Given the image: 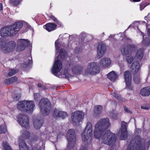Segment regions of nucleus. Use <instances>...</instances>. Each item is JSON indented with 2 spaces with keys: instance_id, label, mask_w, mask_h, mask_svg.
I'll return each instance as SVG.
<instances>
[{
  "instance_id": "1",
  "label": "nucleus",
  "mask_w": 150,
  "mask_h": 150,
  "mask_svg": "<svg viewBox=\"0 0 150 150\" xmlns=\"http://www.w3.org/2000/svg\"><path fill=\"white\" fill-rule=\"evenodd\" d=\"M110 125L108 118L100 119L95 125L94 136L105 144H110L115 139V135L109 130H106Z\"/></svg>"
},
{
  "instance_id": "2",
  "label": "nucleus",
  "mask_w": 150,
  "mask_h": 150,
  "mask_svg": "<svg viewBox=\"0 0 150 150\" xmlns=\"http://www.w3.org/2000/svg\"><path fill=\"white\" fill-rule=\"evenodd\" d=\"M21 21H17L13 25L10 26L3 27L1 29L0 34L2 37L11 36L16 34L23 26Z\"/></svg>"
},
{
  "instance_id": "3",
  "label": "nucleus",
  "mask_w": 150,
  "mask_h": 150,
  "mask_svg": "<svg viewBox=\"0 0 150 150\" xmlns=\"http://www.w3.org/2000/svg\"><path fill=\"white\" fill-rule=\"evenodd\" d=\"M58 59V57L56 56L54 62L51 69L52 74L59 78H69L70 76L67 70L64 71L63 74L62 73H59V74L58 73L62 68V64L61 62Z\"/></svg>"
},
{
  "instance_id": "4",
  "label": "nucleus",
  "mask_w": 150,
  "mask_h": 150,
  "mask_svg": "<svg viewBox=\"0 0 150 150\" xmlns=\"http://www.w3.org/2000/svg\"><path fill=\"white\" fill-rule=\"evenodd\" d=\"M35 107L34 101L33 100H23L19 102L17 105L18 108L20 110L32 113Z\"/></svg>"
},
{
  "instance_id": "5",
  "label": "nucleus",
  "mask_w": 150,
  "mask_h": 150,
  "mask_svg": "<svg viewBox=\"0 0 150 150\" xmlns=\"http://www.w3.org/2000/svg\"><path fill=\"white\" fill-rule=\"evenodd\" d=\"M92 125L90 123H88L84 132L81 135L83 144L86 146L90 143L92 139Z\"/></svg>"
},
{
  "instance_id": "6",
  "label": "nucleus",
  "mask_w": 150,
  "mask_h": 150,
  "mask_svg": "<svg viewBox=\"0 0 150 150\" xmlns=\"http://www.w3.org/2000/svg\"><path fill=\"white\" fill-rule=\"evenodd\" d=\"M0 46L1 48L4 53H9L13 51L15 49L16 43L13 41L8 42H6L5 39L0 38Z\"/></svg>"
},
{
  "instance_id": "7",
  "label": "nucleus",
  "mask_w": 150,
  "mask_h": 150,
  "mask_svg": "<svg viewBox=\"0 0 150 150\" xmlns=\"http://www.w3.org/2000/svg\"><path fill=\"white\" fill-rule=\"evenodd\" d=\"M39 106L41 113L43 115H46L49 114L51 106L48 99H42L39 103Z\"/></svg>"
},
{
  "instance_id": "8",
  "label": "nucleus",
  "mask_w": 150,
  "mask_h": 150,
  "mask_svg": "<svg viewBox=\"0 0 150 150\" xmlns=\"http://www.w3.org/2000/svg\"><path fill=\"white\" fill-rule=\"evenodd\" d=\"M68 141V145L65 150H69L74 147L76 142V136L74 130L72 129L69 130L66 134Z\"/></svg>"
},
{
  "instance_id": "9",
  "label": "nucleus",
  "mask_w": 150,
  "mask_h": 150,
  "mask_svg": "<svg viewBox=\"0 0 150 150\" xmlns=\"http://www.w3.org/2000/svg\"><path fill=\"white\" fill-rule=\"evenodd\" d=\"M134 142V140L128 141L129 144L127 150H145V146H144V144L142 143V140L140 137H138V140H136L134 144L132 145V143Z\"/></svg>"
},
{
  "instance_id": "10",
  "label": "nucleus",
  "mask_w": 150,
  "mask_h": 150,
  "mask_svg": "<svg viewBox=\"0 0 150 150\" xmlns=\"http://www.w3.org/2000/svg\"><path fill=\"white\" fill-rule=\"evenodd\" d=\"M100 72V69L97 63L95 62L89 63L87 66V69L85 71V74L88 75H96Z\"/></svg>"
},
{
  "instance_id": "11",
  "label": "nucleus",
  "mask_w": 150,
  "mask_h": 150,
  "mask_svg": "<svg viewBox=\"0 0 150 150\" xmlns=\"http://www.w3.org/2000/svg\"><path fill=\"white\" fill-rule=\"evenodd\" d=\"M84 113L82 111H77L72 113L71 118L73 124L78 125L83 119Z\"/></svg>"
},
{
  "instance_id": "12",
  "label": "nucleus",
  "mask_w": 150,
  "mask_h": 150,
  "mask_svg": "<svg viewBox=\"0 0 150 150\" xmlns=\"http://www.w3.org/2000/svg\"><path fill=\"white\" fill-rule=\"evenodd\" d=\"M132 49L129 48V46L124 48L122 50L121 52L122 54L126 57L127 60L129 64H131L133 61V57L131 56V50Z\"/></svg>"
},
{
  "instance_id": "13",
  "label": "nucleus",
  "mask_w": 150,
  "mask_h": 150,
  "mask_svg": "<svg viewBox=\"0 0 150 150\" xmlns=\"http://www.w3.org/2000/svg\"><path fill=\"white\" fill-rule=\"evenodd\" d=\"M18 121L21 126L25 128L29 127L28 117L23 114H20L18 116Z\"/></svg>"
},
{
  "instance_id": "14",
  "label": "nucleus",
  "mask_w": 150,
  "mask_h": 150,
  "mask_svg": "<svg viewBox=\"0 0 150 150\" xmlns=\"http://www.w3.org/2000/svg\"><path fill=\"white\" fill-rule=\"evenodd\" d=\"M29 41L26 39H20L18 40V49L20 51L25 50L30 45Z\"/></svg>"
},
{
  "instance_id": "15",
  "label": "nucleus",
  "mask_w": 150,
  "mask_h": 150,
  "mask_svg": "<svg viewBox=\"0 0 150 150\" xmlns=\"http://www.w3.org/2000/svg\"><path fill=\"white\" fill-rule=\"evenodd\" d=\"M127 125L126 122L124 121L122 122L121 123V134L120 136V139L121 140L125 139L127 137Z\"/></svg>"
},
{
  "instance_id": "16",
  "label": "nucleus",
  "mask_w": 150,
  "mask_h": 150,
  "mask_svg": "<svg viewBox=\"0 0 150 150\" xmlns=\"http://www.w3.org/2000/svg\"><path fill=\"white\" fill-rule=\"evenodd\" d=\"M124 76L127 87L132 89V88L130 86L131 81V76L129 72V71H125L124 72Z\"/></svg>"
},
{
  "instance_id": "17",
  "label": "nucleus",
  "mask_w": 150,
  "mask_h": 150,
  "mask_svg": "<svg viewBox=\"0 0 150 150\" xmlns=\"http://www.w3.org/2000/svg\"><path fill=\"white\" fill-rule=\"evenodd\" d=\"M111 63L110 59L108 58H103L100 61L99 64L100 66L103 68L109 67Z\"/></svg>"
},
{
  "instance_id": "18",
  "label": "nucleus",
  "mask_w": 150,
  "mask_h": 150,
  "mask_svg": "<svg viewBox=\"0 0 150 150\" xmlns=\"http://www.w3.org/2000/svg\"><path fill=\"white\" fill-rule=\"evenodd\" d=\"M54 117L57 118V117H62L64 119L67 116V113L64 111H59L57 109H55L53 113Z\"/></svg>"
},
{
  "instance_id": "19",
  "label": "nucleus",
  "mask_w": 150,
  "mask_h": 150,
  "mask_svg": "<svg viewBox=\"0 0 150 150\" xmlns=\"http://www.w3.org/2000/svg\"><path fill=\"white\" fill-rule=\"evenodd\" d=\"M105 50V45L102 43H99L97 48L98 55L99 58L102 57L104 55Z\"/></svg>"
},
{
  "instance_id": "20",
  "label": "nucleus",
  "mask_w": 150,
  "mask_h": 150,
  "mask_svg": "<svg viewBox=\"0 0 150 150\" xmlns=\"http://www.w3.org/2000/svg\"><path fill=\"white\" fill-rule=\"evenodd\" d=\"M140 69V64L138 62H134L130 67V71L133 74H136Z\"/></svg>"
},
{
  "instance_id": "21",
  "label": "nucleus",
  "mask_w": 150,
  "mask_h": 150,
  "mask_svg": "<svg viewBox=\"0 0 150 150\" xmlns=\"http://www.w3.org/2000/svg\"><path fill=\"white\" fill-rule=\"evenodd\" d=\"M57 26V25L54 23H49L45 25L44 28L48 31L50 32L55 30Z\"/></svg>"
},
{
  "instance_id": "22",
  "label": "nucleus",
  "mask_w": 150,
  "mask_h": 150,
  "mask_svg": "<svg viewBox=\"0 0 150 150\" xmlns=\"http://www.w3.org/2000/svg\"><path fill=\"white\" fill-rule=\"evenodd\" d=\"M140 93L143 96H149L150 94V86L146 87L141 89Z\"/></svg>"
},
{
  "instance_id": "23",
  "label": "nucleus",
  "mask_w": 150,
  "mask_h": 150,
  "mask_svg": "<svg viewBox=\"0 0 150 150\" xmlns=\"http://www.w3.org/2000/svg\"><path fill=\"white\" fill-rule=\"evenodd\" d=\"M21 138H19V146L20 150H28V146L26 145L23 140H21Z\"/></svg>"
},
{
  "instance_id": "24",
  "label": "nucleus",
  "mask_w": 150,
  "mask_h": 150,
  "mask_svg": "<svg viewBox=\"0 0 150 150\" xmlns=\"http://www.w3.org/2000/svg\"><path fill=\"white\" fill-rule=\"evenodd\" d=\"M83 68L81 66L79 65H76L74 66L72 69L73 72L75 74H80L82 71Z\"/></svg>"
},
{
  "instance_id": "25",
  "label": "nucleus",
  "mask_w": 150,
  "mask_h": 150,
  "mask_svg": "<svg viewBox=\"0 0 150 150\" xmlns=\"http://www.w3.org/2000/svg\"><path fill=\"white\" fill-rule=\"evenodd\" d=\"M144 50L142 49L139 50L136 52L135 56V58L138 61L141 60L143 56Z\"/></svg>"
},
{
  "instance_id": "26",
  "label": "nucleus",
  "mask_w": 150,
  "mask_h": 150,
  "mask_svg": "<svg viewBox=\"0 0 150 150\" xmlns=\"http://www.w3.org/2000/svg\"><path fill=\"white\" fill-rule=\"evenodd\" d=\"M107 77L111 81L114 82L116 80L117 76L115 72L112 71L109 74L107 75Z\"/></svg>"
},
{
  "instance_id": "27",
  "label": "nucleus",
  "mask_w": 150,
  "mask_h": 150,
  "mask_svg": "<svg viewBox=\"0 0 150 150\" xmlns=\"http://www.w3.org/2000/svg\"><path fill=\"white\" fill-rule=\"evenodd\" d=\"M33 123L35 127L37 129H39L42 124L43 120H36L33 121Z\"/></svg>"
},
{
  "instance_id": "28",
  "label": "nucleus",
  "mask_w": 150,
  "mask_h": 150,
  "mask_svg": "<svg viewBox=\"0 0 150 150\" xmlns=\"http://www.w3.org/2000/svg\"><path fill=\"white\" fill-rule=\"evenodd\" d=\"M103 109L102 106L100 105H97L95 106L94 109V113L96 115L100 114L102 112Z\"/></svg>"
},
{
  "instance_id": "29",
  "label": "nucleus",
  "mask_w": 150,
  "mask_h": 150,
  "mask_svg": "<svg viewBox=\"0 0 150 150\" xmlns=\"http://www.w3.org/2000/svg\"><path fill=\"white\" fill-rule=\"evenodd\" d=\"M22 134V137H21L23 139H28L30 136V133L27 131L24 130L21 131Z\"/></svg>"
},
{
  "instance_id": "30",
  "label": "nucleus",
  "mask_w": 150,
  "mask_h": 150,
  "mask_svg": "<svg viewBox=\"0 0 150 150\" xmlns=\"http://www.w3.org/2000/svg\"><path fill=\"white\" fill-rule=\"evenodd\" d=\"M27 59H26L24 65H25L26 66H28L32 63V57L31 56H28L27 57Z\"/></svg>"
},
{
  "instance_id": "31",
  "label": "nucleus",
  "mask_w": 150,
  "mask_h": 150,
  "mask_svg": "<svg viewBox=\"0 0 150 150\" xmlns=\"http://www.w3.org/2000/svg\"><path fill=\"white\" fill-rule=\"evenodd\" d=\"M60 57L62 59L65 58L67 56V53L66 51L63 49H61L59 52Z\"/></svg>"
},
{
  "instance_id": "32",
  "label": "nucleus",
  "mask_w": 150,
  "mask_h": 150,
  "mask_svg": "<svg viewBox=\"0 0 150 150\" xmlns=\"http://www.w3.org/2000/svg\"><path fill=\"white\" fill-rule=\"evenodd\" d=\"M112 96L119 100H120L122 101H125V100L119 94L115 93H114L112 94Z\"/></svg>"
},
{
  "instance_id": "33",
  "label": "nucleus",
  "mask_w": 150,
  "mask_h": 150,
  "mask_svg": "<svg viewBox=\"0 0 150 150\" xmlns=\"http://www.w3.org/2000/svg\"><path fill=\"white\" fill-rule=\"evenodd\" d=\"M6 131V127L5 124L2 125L0 126V134L5 133Z\"/></svg>"
},
{
  "instance_id": "34",
  "label": "nucleus",
  "mask_w": 150,
  "mask_h": 150,
  "mask_svg": "<svg viewBox=\"0 0 150 150\" xmlns=\"http://www.w3.org/2000/svg\"><path fill=\"white\" fill-rule=\"evenodd\" d=\"M59 42V40H56L55 43V45L56 48V55L57 53V52H58L60 48V45Z\"/></svg>"
},
{
  "instance_id": "35",
  "label": "nucleus",
  "mask_w": 150,
  "mask_h": 150,
  "mask_svg": "<svg viewBox=\"0 0 150 150\" xmlns=\"http://www.w3.org/2000/svg\"><path fill=\"white\" fill-rule=\"evenodd\" d=\"M3 146L5 150H12L11 147L6 142H3Z\"/></svg>"
},
{
  "instance_id": "36",
  "label": "nucleus",
  "mask_w": 150,
  "mask_h": 150,
  "mask_svg": "<svg viewBox=\"0 0 150 150\" xmlns=\"http://www.w3.org/2000/svg\"><path fill=\"white\" fill-rule=\"evenodd\" d=\"M18 72V71L15 69H13L10 70L8 73V75L10 76L13 75Z\"/></svg>"
},
{
  "instance_id": "37",
  "label": "nucleus",
  "mask_w": 150,
  "mask_h": 150,
  "mask_svg": "<svg viewBox=\"0 0 150 150\" xmlns=\"http://www.w3.org/2000/svg\"><path fill=\"white\" fill-rule=\"evenodd\" d=\"M143 40L142 42L144 44L146 45L149 42V40L148 38L144 37V35H143Z\"/></svg>"
},
{
  "instance_id": "38",
  "label": "nucleus",
  "mask_w": 150,
  "mask_h": 150,
  "mask_svg": "<svg viewBox=\"0 0 150 150\" xmlns=\"http://www.w3.org/2000/svg\"><path fill=\"white\" fill-rule=\"evenodd\" d=\"M34 99L35 100H37L40 98V95L39 93H35L33 95Z\"/></svg>"
},
{
  "instance_id": "39",
  "label": "nucleus",
  "mask_w": 150,
  "mask_h": 150,
  "mask_svg": "<svg viewBox=\"0 0 150 150\" xmlns=\"http://www.w3.org/2000/svg\"><path fill=\"white\" fill-rule=\"evenodd\" d=\"M10 2L14 6H16L19 4V2L18 1L15 0H10Z\"/></svg>"
},
{
  "instance_id": "40",
  "label": "nucleus",
  "mask_w": 150,
  "mask_h": 150,
  "mask_svg": "<svg viewBox=\"0 0 150 150\" xmlns=\"http://www.w3.org/2000/svg\"><path fill=\"white\" fill-rule=\"evenodd\" d=\"M133 79L134 82L136 83H138L140 82V79L139 76L137 77L134 76Z\"/></svg>"
},
{
  "instance_id": "41",
  "label": "nucleus",
  "mask_w": 150,
  "mask_h": 150,
  "mask_svg": "<svg viewBox=\"0 0 150 150\" xmlns=\"http://www.w3.org/2000/svg\"><path fill=\"white\" fill-rule=\"evenodd\" d=\"M11 83H12L13 82H15L17 79V78L16 76L12 77L11 78L9 79Z\"/></svg>"
},
{
  "instance_id": "42",
  "label": "nucleus",
  "mask_w": 150,
  "mask_h": 150,
  "mask_svg": "<svg viewBox=\"0 0 150 150\" xmlns=\"http://www.w3.org/2000/svg\"><path fill=\"white\" fill-rule=\"evenodd\" d=\"M146 5H145L144 3H143L140 4V9L141 11L143 10L145 7Z\"/></svg>"
},
{
  "instance_id": "43",
  "label": "nucleus",
  "mask_w": 150,
  "mask_h": 150,
  "mask_svg": "<svg viewBox=\"0 0 150 150\" xmlns=\"http://www.w3.org/2000/svg\"><path fill=\"white\" fill-rule=\"evenodd\" d=\"M20 97L21 95L20 94L15 95L14 97V99L15 100H18L20 99Z\"/></svg>"
},
{
  "instance_id": "44",
  "label": "nucleus",
  "mask_w": 150,
  "mask_h": 150,
  "mask_svg": "<svg viewBox=\"0 0 150 150\" xmlns=\"http://www.w3.org/2000/svg\"><path fill=\"white\" fill-rule=\"evenodd\" d=\"M50 18L52 19L54 22H55L57 21V20L54 16L53 15H51L49 16Z\"/></svg>"
},
{
  "instance_id": "45",
  "label": "nucleus",
  "mask_w": 150,
  "mask_h": 150,
  "mask_svg": "<svg viewBox=\"0 0 150 150\" xmlns=\"http://www.w3.org/2000/svg\"><path fill=\"white\" fill-rule=\"evenodd\" d=\"M141 108L145 110H149L150 109V108L149 106H146L145 105H142L141 106Z\"/></svg>"
},
{
  "instance_id": "46",
  "label": "nucleus",
  "mask_w": 150,
  "mask_h": 150,
  "mask_svg": "<svg viewBox=\"0 0 150 150\" xmlns=\"http://www.w3.org/2000/svg\"><path fill=\"white\" fill-rule=\"evenodd\" d=\"M5 83L7 84H11L10 81L9 79H7L5 81Z\"/></svg>"
},
{
  "instance_id": "47",
  "label": "nucleus",
  "mask_w": 150,
  "mask_h": 150,
  "mask_svg": "<svg viewBox=\"0 0 150 150\" xmlns=\"http://www.w3.org/2000/svg\"><path fill=\"white\" fill-rule=\"evenodd\" d=\"M145 20H146L147 19H148L149 20H150V13H149L148 15L144 17Z\"/></svg>"
},
{
  "instance_id": "48",
  "label": "nucleus",
  "mask_w": 150,
  "mask_h": 150,
  "mask_svg": "<svg viewBox=\"0 0 150 150\" xmlns=\"http://www.w3.org/2000/svg\"><path fill=\"white\" fill-rule=\"evenodd\" d=\"M124 110L126 112H128L129 113H131V112L126 107H124Z\"/></svg>"
},
{
  "instance_id": "49",
  "label": "nucleus",
  "mask_w": 150,
  "mask_h": 150,
  "mask_svg": "<svg viewBox=\"0 0 150 150\" xmlns=\"http://www.w3.org/2000/svg\"><path fill=\"white\" fill-rule=\"evenodd\" d=\"M79 150H87V149L86 147L82 145Z\"/></svg>"
},
{
  "instance_id": "50",
  "label": "nucleus",
  "mask_w": 150,
  "mask_h": 150,
  "mask_svg": "<svg viewBox=\"0 0 150 150\" xmlns=\"http://www.w3.org/2000/svg\"><path fill=\"white\" fill-rule=\"evenodd\" d=\"M55 22H57L58 24L59 25H62V23L58 20H57V21H56Z\"/></svg>"
},
{
  "instance_id": "51",
  "label": "nucleus",
  "mask_w": 150,
  "mask_h": 150,
  "mask_svg": "<svg viewBox=\"0 0 150 150\" xmlns=\"http://www.w3.org/2000/svg\"><path fill=\"white\" fill-rule=\"evenodd\" d=\"M3 9L2 4L1 3H0V11H1Z\"/></svg>"
},
{
  "instance_id": "52",
  "label": "nucleus",
  "mask_w": 150,
  "mask_h": 150,
  "mask_svg": "<svg viewBox=\"0 0 150 150\" xmlns=\"http://www.w3.org/2000/svg\"><path fill=\"white\" fill-rule=\"evenodd\" d=\"M148 34L149 36L150 37V28H149L147 31Z\"/></svg>"
},
{
  "instance_id": "53",
  "label": "nucleus",
  "mask_w": 150,
  "mask_h": 150,
  "mask_svg": "<svg viewBox=\"0 0 150 150\" xmlns=\"http://www.w3.org/2000/svg\"><path fill=\"white\" fill-rule=\"evenodd\" d=\"M42 88L44 89L45 90H47V88L45 86H42Z\"/></svg>"
},
{
  "instance_id": "54",
  "label": "nucleus",
  "mask_w": 150,
  "mask_h": 150,
  "mask_svg": "<svg viewBox=\"0 0 150 150\" xmlns=\"http://www.w3.org/2000/svg\"><path fill=\"white\" fill-rule=\"evenodd\" d=\"M38 86L39 87H42V86L40 83H39L38 84Z\"/></svg>"
},
{
  "instance_id": "55",
  "label": "nucleus",
  "mask_w": 150,
  "mask_h": 150,
  "mask_svg": "<svg viewBox=\"0 0 150 150\" xmlns=\"http://www.w3.org/2000/svg\"><path fill=\"white\" fill-rule=\"evenodd\" d=\"M30 27H31L30 26L28 25H27L26 26V28H27L28 29V28H30Z\"/></svg>"
},
{
  "instance_id": "56",
  "label": "nucleus",
  "mask_w": 150,
  "mask_h": 150,
  "mask_svg": "<svg viewBox=\"0 0 150 150\" xmlns=\"http://www.w3.org/2000/svg\"><path fill=\"white\" fill-rule=\"evenodd\" d=\"M115 35H110L109 36V38H114V37Z\"/></svg>"
},
{
  "instance_id": "57",
  "label": "nucleus",
  "mask_w": 150,
  "mask_h": 150,
  "mask_svg": "<svg viewBox=\"0 0 150 150\" xmlns=\"http://www.w3.org/2000/svg\"><path fill=\"white\" fill-rule=\"evenodd\" d=\"M147 145H147V147H148V146H149V144H150V141H149V142H147Z\"/></svg>"
},
{
  "instance_id": "58",
  "label": "nucleus",
  "mask_w": 150,
  "mask_h": 150,
  "mask_svg": "<svg viewBox=\"0 0 150 150\" xmlns=\"http://www.w3.org/2000/svg\"><path fill=\"white\" fill-rule=\"evenodd\" d=\"M141 0H133V1L134 2H138L139 1Z\"/></svg>"
},
{
  "instance_id": "59",
  "label": "nucleus",
  "mask_w": 150,
  "mask_h": 150,
  "mask_svg": "<svg viewBox=\"0 0 150 150\" xmlns=\"http://www.w3.org/2000/svg\"><path fill=\"white\" fill-rule=\"evenodd\" d=\"M109 150H115V149H113V150H111V149H110Z\"/></svg>"
},
{
  "instance_id": "60",
  "label": "nucleus",
  "mask_w": 150,
  "mask_h": 150,
  "mask_svg": "<svg viewBox=\"0 0 150 150\" xmlns=\"http://www.w3.org/2000/svg\"><path fill=\"white\" fill-rule=\"evenodd\" d=\"M131 25H130L129 27L131 26Z\"/></svg>"
},
{
  "instance_id": "61",
  "label": "nucleus",
  "mask_w": 150,
  "mask_h": 150,
  "mask_svg": "<svg viewBox=\"0 0 150 150\" xmlns=\"http://www.w3.org/2000/svg\"><path fill=\"white\" fill-rule=\"evenodd\" d=\"M136 22H134L133 23H136Z\"/></svg>"
},
{
  "instance_id": "62",
  "label": "nucleus",
  "mask_w": 150,
  "mask_h": 150,
  "mask_svg": "<svg viewBox=\"0 0 150 150\" xmlns=\"http://www.w3.org/2000/svg\"><path fill=\"white\" fill-rule=\"evenodd\" d=\"M83 33H82L81 34L82 35V34H83Z\"/></svg>"
},
{
  "instance_id": "63",
  "label": "nucleus",
  "mask_w": 150,
  "mask_h": 150,
  "mask_svg": "<svg viewBox=\"0 0 150 150\" xmlns=\"http://www.w3.org/2000/svg\"><path fill=\"white\" fill-rule=\"evenodd\" d=\"M143 142V140H142V142Z\"/></svg>"
}]
</instances>
